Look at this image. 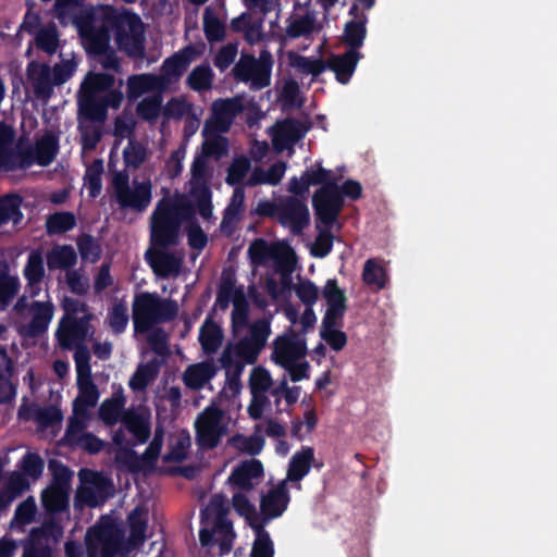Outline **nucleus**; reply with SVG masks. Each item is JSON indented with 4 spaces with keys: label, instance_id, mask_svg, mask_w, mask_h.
Here are the masks:
<instances>
[{
    "label": "nucleus",
    "instance_id": "36",
    "mask_svg": "<svg viewBox=\"0 0 557 557\" xmlns=\"http://www.w3.org/2000/svg\"><path fill=\"white\" fill-rule=\"evenodd\" d=\"M367 17L363 16L361 20H350L344 25V44L348 46L347 50L358 51L364 44L367 36Z\"/></svg>",
    "mask_w": 557,
    "mask_h": 557
},
{
    "label": "nucleus",
    "instance_id": "13",
    "mask_svg": "<svg viewBox=\"0 0 557 557\" xmlns=\"http://www.w3.org/2000/svg\"><path fill=\"white\" fill-rule=\"evenodd\" d=\"M243 109L242 100L238 98H226L213 100L211 107V117L208 120L203 127V133L208 131L213 132H228L235 117Z\"/></svg>",
    "mask_w": 557,
    "mask_h": 557
},
{
    "label": "nucleus",
    "instance_id": "34",
    "mask_svg": "<svg viewBox=\"0 0 557 557\" xmlns=\"http://www.w3.org/2000/svg\"><path fill=\"white\" fill-rule=\"evenodd\" d=\"M214 374V364L203 361L202 363L189 366L184 373L183 381L187 388L201 389Z\"/></svg>",
    "mask_w": 557,
    "mask_h": 557
},
{
    "label": "nucleus",
    "instance_id": "33",
    "mask_svg": "<svg viewBox=\"0 0 557 557\" xmlns=\"http://www.w3.org/2000/svg\"><path fill=\"white\" fill-rule=\"evenodd\" d=\"M122 423L128 432L134 434L137 444H146L151 434V424L147 417L138 412L128 411L123 414Z\"/></svg>",
    "mask_w": 557,
    "mask_h": 557
},
{
    "label": "nucleus",
    "instance_id": "63",
    "mask_svg": "<svg viewBox=\"0 0 557 557\" xmlns=\"http://www.w3.org/2000/svg\"><path fill=\"white\" fill-rule=\"evenodd\" d=\"M273 381L268 369L257 367L249 376V389L251 394H263L271 388Z\"/></svg>",
    "mask_w": 557,
    "mask_h": 557
},
{
    "label": "nucleus",
    "instance_id": "29",
    "mask_svg": "<svg viewBox=\"0 0 557 557\" xmlns=\"http://www.w3.org/2000/svg\"><path fill=\"white\" fill-rule=\"evenodd\" d=\"M308 131L304 122L288 119L281 123L274 138L275 147L282 149L286 145H295L302 139Z\"/></svg>",
    "mask_w": 557,
    "mask_h": 557
},
{
    "label": "nucleus",
    "instance_id": "32",
    "mask_svg": "<svg viewBox=\"0 0 557 557\" xmlns=\"http://www.w3.org/2000/svg\"><path fill=\"white\" fill-rule=\"evenodd\" d=\"M126 398L122 393L114 394L111 398L104 399L98 408V414L106 425H113L122 421L125 412Z\"/></svg>",
    "mask_w": 557,
    "mask_h": 557
},
{
    "label": "nucleus",
    "instance_id": "19",
    "mask_svg": "<svg viewBox=\"0 0 557 557\" xmlns=\"http://www.w3.org/2000/svg\"><path fill=\"white\" fill-rule=\"evenodd\" d=\"M32 318L25 326L24 334L38 337L46 333L53 318L54 306L50 301H34L30 304Z\"/></svg>",
    "mask_w": 557,
    "mask_h": 557
},
{
    "label": "nucleus",
    "instance_id": "55",
    "mask_svg": "<svg viewBox=\"0 0 557 557\" xmlns=\"http://www.w3.org/2000/svg\"><path fill=\"white\" fill-rule=\"evenodd\" d=\"M49 469L51 471L50 484L63 488L70 493L73 472L66 465L58 460L49 461Z\"/></svg>",
    "mask_w": 557,
    "mask_h": 557
},
{
    "label": "nucleus",
    "instance_id": "50",
    "mask_svg": "<svg viewBox=\"0 0 557 557\" xmlns=\"http://www.w3.org/2000/svg\"><path fill=\"white\" fill-rule=\"evenodd\" d=\"M24 277L28 281L30 287L39 284L45 277V261L38 250L30 251L24 268Z\"/></svg>",
    "mask_w": 557,
    "mask_h": 557
},
{
    "label": "nucleus",
    "instance_id": "58",
    "mask_svg": "<svg viewBox=\"0 0 557 557\" xmlns=\"http://www.w3.org/2000/svg\"><path fill=\"white\" fill-rule=\"evenodd\" d=\"M37 504L34 496H28L20 503L16 507L14 517L11 520V527L14 524L25 525L30 524L36 517Z\"/></svg>",
    "mask_w": 557,
    "mask_h": 557
},
{
    "label": "nucleus",
    "instance_id": "48",
    "mask_svg": "<svg viewBox=\"0 0 557 557\" xmlns=\"http://www.w3.org/2000/svg\"><path fill=\"white\" fill-rule=\"evenodd\" d=\"M127 520L129 525V542L133 545L143 544L147 536V519L144 517V511L138 507L133 509Z\"/></svg>",
    "mask_w": 557,
    "mask_h": 557
},
{
    "label": "nucleus",
    "instance_id": "42",
    "mask_svg": "<svg viewBox=\"0 0 557 557\" xmlns=\"http://www.w3.org/2000/svg\"><path fill=\"white\" fill-rule=\"evenodd\" d=\"M362 280L367 286L383 289L386 286L387 273L375 259H367L363 264Z\"/></svg>",
    "mask_w": 557,
    "mask_h": 557
},
{
    "label": "nucleus",
    "instance_id": "54",
    "mask_svg": "<svg viewBox=\"0 0 557 557\" xmlns=\"http://www.w3.org/2000/svg\"><path fill=\"white\" fill-rule=\"evenodd\" d=\"M315 240L310 248V255L315 258H324L330 255L333 248L334 235L332 233V226H324L319 228Z\"/></svg>",
    "mask_w": 557,
    "mask_h": 557
},
{
    "label": "nucleus",
    "instance_id": "14",
    "mask_svg": "<svg viewBox=\"0 0 557 557\" xmlns=\"http://www.w3.org/2000/svg\"><path fill=\"white\" fill-rule=\"evenodd\" d=\"M91 318V315H85L79 320L60 319L55 331V339L62 350H72L73 347L85 343Z\"/></svg>",
    "mask_w": 557,
    "mask_h": 557
},
{
    "label": "nucleus",
    "instance_id": "28",
    "mask_svg": "<svg viewBox=\"0 0 557 557\" xmlns=\"http://www.w3.org/2000/svg\"><path fill=\"white\" fill-rule=\"evenodd\" d=\"M23 196L11 193L0 196V226L12 221L14 225L22 223L24 214L22 211Z\"/></svg>",
    "mask_w": 557,
    "mask_h": 557
},
{
    "label": "nucleus",
    "instance_id": "27",
    "mask_svg": "<svg viewBox=\"0 0 557 557\" xmlns=\"http://www.w3.org/2000/svg\"><path fill=\"white\" fill-rule=\"evenodd\" d=\"M314 461V450L311 446H302L300 451H296L290 460L287 471L289 481H300L309 474L311 465Z\"/></svg>",
    "mask_w": 557,
    "mask_h": 557
},
{
    "label": "nucleus",
    "instance_id": "4",
    "mask_svg": "<svg viewBox=\"0 0 557 557\" xmlns=\"http://www.w3.org/2000/svg\"><path fill=\"white\" fill-rule=\"evenodd\" d=\"M233 302L232 327L234 330H243L249 326V302L244 293L243 286L236 287V278L230 272L223 271L221 274V283L219 285L215 305L221 310H226Z\"/></svg>",
    "mask_w": 557,
    "mask_h": 557
},
{
    "label": "nucleus",
    "instance_id": "17",
    "mask_svg": "<svg viewBox=\"0 0 557 557\" xmlns=\"http://www.w3.org/2000/svg\"><path fill=\"white\" fill-rule=\"evenodd\" d=\"M27 76L30 81L34 96L44 101L51 99L54 88L51 66L39 61H30L27 66Z\"/></svg>",
    "mask_w": 557,
    "mask_h": 557
},
{
    "label": "nucleus",
    "instance_id": "43",
    "mask_svg": "<svg viewBox=\"0 0 557 557\" xmlns=\"http://www.w3.org/2000/svg\"><path fill=\"white\" fill-rule=\"evenodd\" d=\"M199 342L201 348L207 354L214 352L222 345V329L213 321H206L200 326Z\"/></svg>",
    "mask_w": 557,
    "mask_h": 557
},
{
    "label": "nucleus",
    "instance_id": "46",
    "mask_svg": "<svg viewBox=\"0 0 557 557\" xmlns=\"http://www.w3.org/2000/svg\"><path fill=\"white\" fill-rule=\"evenodd\" d=\"M256 532L255 543L252 545L250 557H274L275 549L269 532L262 524H251Z\"/></svg>",
    "mask_w": 557,
    "mask_h": 557
},
{
    "label": "nucleus",
    "instance_id": "53",
    "mask_svg": "<svg viewBox=\"0 0 557 557\" xmlns=\"http://www.w3.org/2000/svg\"><path fill=\"white\" fill-rule=\"evenodd\" d=\"M35 41L37 49L42 50L48 55H53L60 41L57 26L50 25L39 28Z\"/></svg>",
    "mask_w": 557,
    "mask_h": 557
},
{
    "label": "nucleus",
    "instance_id": "9",
    "mask_svg": "<svg viewBox=\"0 0 557 557\" xmlns=\"http://www.w3.org/2000/svg\"><path fill=\"white\" fill-rule=\"evenodd\" d=\"M81 485L76 494V502L96 508L99 504L106 502L110 495L112 480L104 476L102 472L92 469H82L78 471Z\"/></svg>",
    "mask_w": 557,
    "mask_h": 557
},
{
    "label": "nucleus",
    "instance_id": "64",
    "mask_svg": "<svg viewBox=\"0 0 557 557\" xmlns=\"http://www.w3.org/2000/svg\"><path fill=\"white\" fill-rule=\"evenodd\" d=\"M203 32L209 42H219L225 37L224 24L216 16L210 15L209 10L205 13Z\"/></svg>",
    "mask_w": 557,
    "mask_h": 557
},
{
    "label": "nucleus",
    "instance_id": "44",
    "mask_svg": "<svg viewBox=\"0 0 557 557\" xmlns=\"http://www.w3.org/2000/svg\"><path fill=\"white\" fill-rule=\"evenodd\" d=\"M103 161L96 159L85 170L84 182L91 199H96L102 191Z\"/></svg>",
    "mask_w": 557,
    "mask_h": 557
},
{
    "label": "nucleus",
    "instance_id": "45",
    "mask_svg": "<svg viewBox=\"0 0 557 557\" xmlns=\"http://www.w3.org/2000/svg\"><path fill=\"white\" fill-rule=\"evenodd\" d=\"M214 73L208 64L195 66L187 75V84L195 91L208 90L211 88Z\"/></svg>",
    "mask_w": 557,
    "mask_h": 557
},
{
    "label": "nucleus",
    "instance_id": "20",
    "mask_svg": "<svg viewBox=\"0 0 557 557\" xmlns=\"http://www.w3.org/2000/svg\"><path fill=\"white\" fill-rule=\"evenodd\" d=\"M263 476V467L260 460L251 459L238 465L228 476L231 484L239 487L244 492L252 491L256 483L253 480Z\"/></svg>",
    "mask_w": 557,
    "mask_h": 557
},
{
    "label": "nucleus",
    "instance_id": "2",
    "mask_svg": "<svg viewBox=\"0 0 557 557\" xmlns=\"http://www.w3.org/2000/svg\"><path fill=\"white\" fill-rule=\"evenodd\" d=\"M177 313L178 305L171 298L147 290L133 298V327L138 334H147L158 323L174 320Z\"/></svg>",
    "mask_w": 557,
    "mask_h": 557
},
{
    "label": "nucleus",
    "instance_id": "40",
    "mask_svg": "<svg viewBox=\"0 0 557 557\" xmlns=\"http://www.w3.org/2000/svg\"><path fill=\"white\" fill-rule=\"evenodd\" d=\"M76 225V216L72 211H57L47 216L46 232L49 235L64 234Z\"/></svg>",
    "mask_w": 557,
    "mask_h": 557
},
{
    "label": "nucleus",
    "instance_id": "16",
    "mask_svg": "<svg viewBox=\"0 0 557 557\" xmlns=\"http://www.w3.org/2000/svg\"><path fill=\"white\" fill-rule=\"evenodd\" d=\"M145 257L153 273L160 278H169L182 272V257L166 252V249H147Z\"/></svg>",
    "mask_w": 557,
    "mask_h": 557
},
{
    "label": "nucleus",
    "instance_id": "49",
    "mask_svg": "<svg viewBox=\"0 0 557 557\" xmlns=\"http://www.w3.org/2000/svg\"><path fill=\"white\" fill-rule=\"evenodd\" d=\"M123 159L126 168L139 169L147 161V148L134 137L128 139L123 151Z\"/></svg>",
    "mask_w": 557,
    "mask_h": 557
},
{
    "label": "nucleus",
    "instance_id": "61",
    "mask_svg": "<svg viewBox=\"0 0 557 557\" xmlns=\"http://www.w3.org/2000/svg\"><path fill=\"white\" fill-rule=\"evenodd\" d=\"M18 283L16 278H13L4 270H0V310H5L12 301V298L16 296Z\"/></svg>",
    "mask_w": 557,
    "mask_h": 557
},
{
    "label": "nucleus",
    "instance_id": "7",
    "mask_svg": "<svg viewBox=\"0 0 557 557\" xmlns=\"http://www.w3.org/2000/svg\"><path fill=\"white\" fill-rule=\"evenodd\" d=\"M222 417L221 408L208 406L196 418L195 438L201 449H213L221 444L222 436L226 432Z\"/></svg>",
    "mask_w": 557,
    "mask_h": 557
},
{
    "label": "nucleus",
    "instance_id": "11",
    "mask_svg": "<svg viewBox=\"0 0 557 557\" xmlns=\"http://www.w3.org/2000/svg\"><path fill=\"white\" fill-rule=\"evenodd\" d=\"M13 140L14 132L10 127L0 129V171L26 170L33 165L27 146L20 144L15 148Z\"/></svg>",
    "mask_w": 557,
    "mask_h": 557
},
{
    "label": "nucleus",
    "instance_id": "22",
    "mask_svg": "<svg viewBox=\"0 0 557 557\" xmlns=\"http://www.w3.org/2000/svg\"><path fill=\"white\" fill-rule=\"evenodd\" d=\"M290 502V494L284 481L270 490L267 495L261 498V511L269 518L281 517L283 511L287 509Z\"/></svg>",
    "mask_w": 557,
    "mask_h": 557
},
{
    "label": "nucleus",
    "instance_id": "1",
    "mask_svg": "<svg viewBox=\"0 0 557 557\" xmlns=\"http://www.w3.org/2000/svg\"><path fill=\"white\" fill-rule=\"evenodd\" d=\"M111 30L115 34V41L120 50L133 59H143L146 53L145 27L137 13L132 11L119 12L107 8L99 26L92 20H85L79 26V33L88 44V51L94 55L106 52L111 38Z\"/></svg>",
    "mask_w": 557,
    "mask_h": 557
},
{
    "label": "nucleus",
    "instance_id": "60",
    "mask_svg": "<svg viewBox=\"0 0 557 557\" xmlns=\"http://www.w3.org/2000/svg\"><path fill=\"white\" fill-rule=\"evenodd\" d=\"M292 65L298 69L300 73L310 74L312 76H318L327 69L326 61H323V59H310L302 55H296L292 60Z\"/></svg>",
    "mask_w": 557,
    "mask_h": 557
},
{
    "label": "nucleus",
    "instance_id": "37",
    "mask_svg": "<svg viewBox=\"0 0 557 557\" xmlns=\"http://www.w3.org/2000/svg\"><path fill=\"white\" fill-rule=\"evenodd\" d=\"M77 263V253L72 246H57L47 255L50 270H70Z\"/></svg>",
    "mask_w": 557,
    "mask_h": 557
},
{
    "label": "nucleus",
    "instance_id": "62",
    "mask_svg": "<svg viewBox=\"0 0 557 557\" xmlns=\"http://www.w3.org/2000/svg\"><path fill=\"white\" fill-rule=\"evenodd\" d=\"M261 351L249 335L235 344L236 357L247 364H255Z\"/></svg>",
    "mask_w": 557,
    "mask_h": 557
},
{
    "label": "nucleus",
    "instance_id": "47",
    "mask_svg": "<svg viewBox=\"0 0 557 557\" xmlns=\"http://www.w3.org/2000/svg\"><path fill=\"white\" fill-rule=\"evenodd\" d=\"M228 445L234 447L237 451L256 456L262 450L264 440L262 436L258 435L245 436L242 435V433H235L234 436L228 438Z\"/></svg>",
    "mask_w": 557,
    "mask_h": 557
},
{
    "label": "nucleus",
    "instance_id": "51",
    "mask_svg": "<svg viewBox=\"0 0 557 557\" xmlns=\"http://www.w3.org/2000/svg\"><path fill=\"white\" fill-rule=\"evenodd\" d=\"M129 321L127 304L119 301L113 304L108 312V325L113 334H122L127 329Z\"/></svg>",
    "mask_w": 557,
    "mask_h": 557
},
{
    "label": "nucleus",
    "instance_id": "5",
    "mask_svg": "<svg viewBox=\"0 0 557 557\" xmlns=\"http://www.w3.org/2000/svg\"><path fill=\"white\" fill-rule=\"evenodd\" d=\"M164 433L163 426L158 424L154 429L152 441L141 456L132 447L117 448L114 456L116 465L133 473H138L146 469H153L160 457Z\"/></svg>",
    "mask_w": 557,
    "mask_h": 557
},
{
    "label": "nucleus",
    "instance_id": "15",
    "mask_svg": "<svg viewBox=\"0 0 557 557\" xmlns=\"http://www.w3.org/2000/svg\"><path fill=\"white\" fill-rule=\"evenodd\" d=\"M101 543L102 557H115L122 548V539L117 534H108L104 528H89L85 535V546L88 557H97V544Z\"/></svg>",
    "mask_w": 557,
    "mask_h": 557
},
{
    "label": "nucleus",
    "instance_id": "59",
    "mask_svg": "<svg viewBox=\"0 0 557 557\" xmlns=\"http://www.w3.org/2000/svg\"><path fill=\"white\" fill-rule=\"evenodd\" d=\"M322 294L327 306L347 308V297L343 288L338 287V281L336 278H331L325 282Z\"/></svg>",
    "mask_w": 557,
    "mask_h": 557
},
{
    "label": "nucleus",
    "instance_id": "31",
    "mask_svg": "<svg viewBox=\"0 0 557 557\" xmlns=\"http://www.w3.org/2000/svg\"><path fill=\"white\" fill-rule=\"evenodd\" d=\"M78 112L87 121L104 122L107 112L102 96L99 97L90 95V92H82L78 100Z\"/></svg>",
    "mask_w": 557,
    "mask_h": 557
},
{
    "label": "nucleus",
    "instance_id": "24",
    "mask_svg": "<svg viewBox=\"0 0 557 557\" xmlns=\"http://www.w3.org/2000/svg\"><path fill=\"white\" fill-rule=\"evenodd\" d=\"M63 534V527L58 523L54 516L42 521L41 525L30 529L28 536L23 541V545H33L40 547V545H50V539L58 540Z\"/></svg>",
    "mask_w": 557,
    "mask_h": 557
},
{
    "label": "nucleus",
    "instance_id": "56",
    "mask_svg": "<svg viewBox=\"0 0 557 557\" xmlns=\"http://www.w3.org/2000/svg\"><path fill=\"white\" fill-rule=\"evenodd\" d=\"M161 107L162 97L160 95H153L141 99L136 108V112L141 120L153 122L160 115Z\"/></svg>",
    "mask_w": 557,
    "mask_h": 557
},
{
    "label": "nucleus",
    "instance_id": "38",
    "mask_svg": "<svg viewBox=\"0 0 557 557\" xmlns=\"http://www.w3.org/2000/svg\"><path fill=\"white\" fill-rule=\"evenodd\" d=\"M159 363L156 359L147 361L146 364H140L134 372L129 380V388L133 391H145L147 385L158 376Z\"/></svg>",
    "mask_w": 557,
    "mask_h": 557
},
{
    "label": "nucleus",
    "instance_id": "18",
    "mask_svg": "<svg viewBox=\"0 0 557 557\" xmlns=\"http://www.w3.org/2000/svg\"><path fill=\"white\" fill-rule=\"evenodd\" d=\"M361 58V52L346 50L343 54H331L326 60V65L333 71L338 83L348 84Z\"/></svg>",
    "mask_w": 557,
    "mask_h": 557
},
{
    "label": "nucleus",
    "instance_id": "25",
    "mask_svg": "<svg viewBox=\"0 0 557 557\" xmlns=\"http://www.w3.org/2000/svg\"><path fill=\"white\" fill-rule=\"evenodd\" d=\"M78 395L73 404V411L76 416H86L87 409L94 407L99 400L98 387L92 382V376L77 380Z\"/></svg>",
    "mask_w": 557,
    "mask_h": 557
},
{
    "label": "nucleus",
    "instance_id": "57",
    "mask_svg": "<svg viewBox=\"0 0 557 557\" xmlns=\"http://www.w3.org/2000/svg\"><path fill=\"white\" fill-rule=\"evenodd\" d=\"M33 418L40 428L48 429L62 422L63 412L59 407L52 405L46 407H37Z\"/></svg>",
    "mask_w": 557,
    "mask_h": 557
},
{
    "label": "nucleus",
    "instance_id": "12",
    "mask_svg": "<svg viewBox=\"0 0 557 557\" xmlns=\"http://www.w3.org/2000/svg\"><path fill=\"white\" fill-rule=\"evenodd\" d=\"M277 219L293 234L300 235L310 224V210L304 200L289 196L277 207Z\"/></svg>",
    "mask_w": 557,
    "mask_h": 557
},
{
    "label": "nucleus",
    "instance_id": "52",
    "mask_svg": "<svg viewBox=\"0 0 557 557\" xmlns=\"http://www.w3.org/2000/svg\"><path fill=\"white\" fill-rule=\"evenodd\" d=\"M23 476L38 480L45 470V460L37 453H26L18 462Z\"/></svg>",
    "mask_w": 557,
    "mask_h": 557
},
{
    "label": "nucleus",
    "instance_id": "3",
    "mask_svg": "<svg viewBox=\"0 0 557 557\" xmlns=\"http://www.w3.org/2000/svg\"><path fill=\"white\" fill-rule=\"evenodd\" d=\"M182 218L176 203L169 199L158 201L151 216L152 248L169 249L181 240Z\"/></svg>",
    "mask_w": 557,
    "mask_h": 557
},
{
    "label": "nucleus",
    "instance_id": "6",
    "mask_svg": "<svg viewBox=\"0 0 557 557\" xmlns=\"http://www.w3.org/2000/svg\"><path fill=\"white\" fill-rule=\"evenodd\" d=\"M311 202L318 223L324 226H333L337 223L345 207V199L342 197L337 180L334 177L329 184L320 186L312 195Z\"/></svg>",
    "mask_w": 557,
    "mask_h": 557
},
{
    "label": "nucleus",
    "instance_id": "41",
    "mask_svg": "<svg viewBox=\"0 0 557 557\" xmlns=\"http://www.w3.org/2000/svg\"><path fill=\"white\" fill-rule=\"evenodd\" d=\"M114 84L115 76L113 74L89 72L85 81L82 83L81 91L98 96L99 92L110 90Z\"/></svg>",
    "mask_w": 557,
    "mask_h": 557
},
{
    "label": "nucleus",
    "instance_id": "35",
    "mask_svg": "<svg viewBox=\"0 0 557 557\" xmlns=\"http://www.w3.org/2000/svg\"><path fill=\"white\" fill-rule=\"evenodd\" d=\"M273 65V58L269 51L263 50L260 58H255V65L251 77V87L255 89H263L269 86L271 82V69Z\"/></svg>",
    "mask_w": 557,
    "mask_h": 557
},
{
    "label": "nucleus",
    "instance_id": "23",
    "mask_svg": "<svg viewBox=\"0 0 557 557\" xmlns=\"http://www.w3.org/2000/svg\"><path fill=\"white\" fill-rule=\"evenodd\" d=\"M58 139L51 133H46L41 138L37 139L35 146L27 145V151L30 153L33 164L39 166H49L58 153Z\"/></svg>",
    "mask_w": 557,
    "mask_h": 557
},
{
    "label": "nucleus",
    "instance_id": "30",
    "mask_svg": "<svg viewBox=\"0 0 557 557\" xmlns=\"http://www.w3.org/2000/svg\"><path fill=\"white\" fill-rule=\"evenodd\" d=\"M69 502L70 493L51 483L41 493V503L49 516H57L67 510Z\"/></svg>",
    "mask_w": 557,
    "mask_h": 557
},
{
    "label": "nucleus",
    "instance_id": "39",
    "mask_svg": "<svg viewBox=\"0 0 557 557\" xmlns=\"http://www.w3.org/2000/svg\"><path fill=\"white\" fill-rule=\"evenodd\" d=\"M191 446V437L187 430H182L174 441L171 442L168 453L164 454L165 462H182L186 460L189 448Z\"/></svg>",
    "mask_w": 557,
    "mask_h": 557
},
{
    "label": "nucleus",
    "instance_id": "21",
    "mask_svg": "<svg viewBox=\"0 0 557 557\" xmlns=\"http://www.w3.org/2000/svg\"><path fill=\"white\" fill-rule=\"evenodd\" d=\"M151 199L152 186L149 182L134 183V188L129 186L117 205L121 209L141 212L148 208Z\"/></svg>",
    "mask_w": 557,
    "mask_h": 557
},
{
    "label": "nucleus",
    "instance_id": "26",
    "mask_svg": "<svg viewBox=\"0 0 557 557\" xmlns=\"http://www.w3.org/2000/svg\"><path fill=\"white\" fill-rule=\"evenodd\" d=\"M160 78L157 74L144 73L129 75L126 81V96L129 100H136L148 91L160 92Z\"/></svg>",
    "mask_w": 557,
    "mask_h": 557
},
{
    "label": "nucleus",
    "instance_id": "10",
    "mask_svg": "<svg viewBox=\"0 0 557 557\" xmlns=\"http://www.w3.org/2000/svg\"><path fill=\"white\" fill-rule=\"evenodd\" d=\"M200 53L201 51L195 45L189 44L173 52L171 57L165 58L160 67V73L157 74V77L160 78L159 92L166 90L171 84L178 82Z\"/></svg>",
    "mask_w": 557,
    "mask_h": 557
},
{
    "label": "nucleus",
    "instance_id": "8",
    "mask_svg": "<svg viewBox=\"0 0 557 557\" xmlns=\"http://www.w3.org/2000/svg\"><path fill=\"white\" fill-rule=\"evenodd\" d=\"M308 352L305 336L289 326L282 335H277L272 344L271 360L283 369L292 362L304 359Z\"/></svg>",
    "mask_w": 557,
    "mask_h": 557
}]
</instances>
